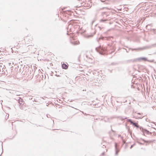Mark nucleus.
I'll return each instance as SVG.
<instances>
[{"mask_svg":"<svg viewBox=\"0 0 156 156\" xmlns=\"http://www.w3.org/2000/svg\"><path fill=\"white\" fill-rule=\"evenodd\" d=\"M142 140L144 141V142H146V143H151V142H153V141L152 140H150V141H146L145 140H144V139H142Z\"/></svg>","mask_w":156,"mask_h":156,"instance_id":"nucleus-9","label":"nucleus"},{"mask_svg":"<svg viewBox=\"0 0 156 156\" xmlns=\"http://www.w3.org/2000/svg\"><path fill=\"white\" fill-rule=\"evenodd\" d=\"M140 130H141L143 132V133H144V134L145 133L147 134H149V133H150L149 131L147 130H146V129H144L142 128L141 127H140Z\"/></svg>","mask_w":156,"mask_h":156,"instance_id":"nucleus-5","label":"nucleus"},{"mask_svg":"<svg viewBox=\"0 0 156 156\" xmlns=\"http://www.w3.org/2000/svg\"><path fill=\"white\" fill-rule=\"evenodd\" d=\"M96 51L98 52L100 54L104 55L105 54V51H107V48H102L101 46L96 47L95 48Z\"/></svg>","mask_w":156,"mask_h":156,"instance_id":"nucleus-1","label":"nucleus"},{"mask_svg":"<svg viewBox=\"0 0 156 156\" xmlns=\"http://www.w3.org/2000/svg\"><path fill=\"white\" fill-rule=\"evenodd\" d=\"M128 121L131 124H132L134 126H136L137 128L139 127V125H138V124L134 122H133L130 119H128Z\"/></svg>","mask_w":156,"mask_h":156,"instance_id":"nucleus-4","label":"nucleus"},{"mask_svg":"<svg viewBox=\"0 0 156 156\" xmlns=\"http://www.w3.org/2000/svg\"><path fill=\"white\" fill-rule=\"evenodd\" d=\"M25 73H24L23 74L26 75V76H30V77H33L34 72L33 70H32V73H30L31 70H29L27 67L25 69Z\"/></svg>","mask_w":156,"mask_h":156,"instance_id":"nucleus-2","label":"nucleus"},{"mask_svg":"<svg viewBox=\"0 0 156 156\" xmlns=\"http://www.w3.org/2000/svg\"><path fill=\"white\" fill-rule=\"evenodd\" d=\"M105 14L106 15L105 12H103L101 13V15L102 16H104V15Z\"/></svg>","mask_w":156,"mask_h":156,"instance_id":"nucleus-12","label":"nucleus"},{"mask_svg":"<svg viewBox=\"0 0 156 156\" xmlns=\"http://www.w3.org/2000/svg\"><path fill=\"white\" fill-rule=\"evenodd\" d=\"M119 152V150H116V152H115V154L116 155H117L118 153Z\"/></svg>","mask_w":156,"mask_h":156,"instance_id":"nucleus-13","label":"nucleus"},{"mask_svg":"<svg viewBox=\"0 0 156 156\" xmlns=\"http://www.w3.org/2000/svg\"><path fill=\"white\" fill-rule=\"evenodd\" d=\"M99 39L100 40V39H102L103 40H106L107 39V38L106 37H101L99 38Z\"/></svg>","mask_w":156,"mask_h":156,"instance_id":"nucleus-10","label":"nucleus"},{"mask_svg":"<svg viewBox=\"0 0 156 156\" xmlns=\"http://www.w3.org/2000/svg\"><path fill=\"white\" fill-rule=\"evenodd\" d=\"M17 99V100L18 101V103L20 104H23V100L20 97H18Z\"/></svg>","mask_w":156,"mask_h":156,"instance_id":"nucleus-6","label":"nucleus"},{"mask_svg":"<svg viewBox=\"0 0 156 156\" xmlns=\"http://www.w3.org/2000/svg\"><path fill=\"white\" fill-rule=\"evenodd\" d=\"M112 131H113V132H114V130H112Z\"/></svg>","mask_w":156,"mask_h":156,"instance_id":"nucleus-24","label":"nucleus"},{"mask_svg":"<svg viewBox=\"0 0 156 156\" xmlns=\"http://www.w3.org/2000/svg\"><path fill=\"white\" fill-rule=\"evenodd\" d=\"M76 44H78V43H77Z\"/></svg>","mask_w":156,"mask_h":156,"instance_id":"nucleus-27","label":"nucleus"},{"mask_svg":"<svg viewBox=\"0 0 156 156\" xmlns=\"http://www.w3.org/2000/svg\"><path fill=\"white\" fill-rule=\"evenodd\" d=\"M108 20L106 19H101L100 20L99 22L101 24L102 23H105L106 21H107Z\"/></svg>","mask_w":156,"mask_h":156,"instance_id":"nucleus-7","label":"nucleus"},{"mask_svg":"<svg viewBox=\"0 0 156 156\" xmlns=\"http://www.w3.org/2000/svg\"><path fill=\"white\" fill-rule=\"evenodd\" d=\"M140 59H142V60H144L145 61V60H146L147 59L146 58H140Z\"/></svg>","mask_w":156,"mask_h":156,"instance_id":"nucleus-11","label":"nucleus"},{"mask_svg":"<svg viewBox=\"0 0 156 156\" xmlns=\"http://www.w3.org/2000/svg\"><path fill=\"white\" fill-rule=\"evenodd\" d=\"M146 146L147 145V144H146V145H145Z\"/></svg>","mask_w":156,"mask_h":156,"instance_id":"nucleus-25","label":"nucleus"},{"mask_svg":"<svg viewBox=\"0 0 156 156\" xmlns=\"http://www.w3.org/2000/svg\"><path fill=\"white\" fill-rule=\"evenodd\" d=\"M118 136H120V137H121V138L122 139H123V137L122 136H121L120 135H118Z\"/></svg>","mask_w":156,"mask_h":156,"instance_id":"nucleus-17","label":"nucleus"},{"mask_svg":"<svg viewBox=\"0 0 156 156\" xmlns=\"http://www.w3.org/2000/svg\"><path fill=\"white\" fill-rule=\"evenodd\" d=\"M93 36V35H89L88 36V37H91Z\"/></svg>","mask_w":156,"mask_h":156,"instance_id":"nucleus-19","label":"nucleus"},{"mask_svg":"<svg viewBox=\"0 0 156 156\" xmlns=\"http://www.w3.org/2000/svg\"><path fill=\"white\" fill-rule=\"evenodd\" d=\"M104 152H103V153H102L101 154V155H104Z\"/></svg>","mask_w":156,"mask_h":156,"instance_id":"nucleus-20","label":"nucleus"},{"mask_svg":"<svg viewBox=\"0 0 156 156\" xmlns=\"http://www.w3.org/2000/svg\"><path fill=\"white\" fill-rule=\"evenodd\" d=\"M15 94H16V95L17 96H19L20 95V94H18V93H17V92H15Z\"/></svg>","mask_w":156,"mask_h":156,"instance_id":"nucleus-15","label":"nucleus"},{"mask_svg":"<svg viewBox=\"0 0 156 156\" xmlns=\"http://www.w3.org/2000/svg\"><path fill=\"white\" fill-rule=\"evenodd\" d=\"M68 66L66 64L63 63L62 65V68L63 69H66L68 68Z\"/></svg>","mask_w":156,"mask_h":156,"instance_id":"nucleus-8","label":"nucleus"},{"mask_svg":"<svg viewBox=\"0 0 156 156\" xmlns=\"http://www.w3.org/2000/svg\"><path fill=\"white\" fill-rule=\"evenodd\" d=\"M115 149H116L117 148V144H115Z\"/></svg>","mask_w":156,"mask_h":156,"instance_id":"nucleus-18","label":"nucleus"},{"mask_svg":"<svg viewBox=\"0 0 156 156\" xmlns=\"http://www.w3.org/2000/svg\"><path fill=\"white\" fill-rule=\"evenodd\" d=\"M136 49H134V50H136Z\"/></svg>","mask_w":156,"mask_h":156,"instance_id":"nucleus-26","label":"nucleus"},{"mask_svg":"<svg viewBox=\"0 0 156 156\" xmlns=\"http://www.w3.org/2000/svg\"><path fill=\"white\" fill-rule=\"evenodd\" d=\"M155 46H156V44H152L151 45L144 47H143V48H141V49L143 50V49H149V48H151L152 47H154Z\"/></svg>","mask_w":156,"mask_h":156,"instance_id":"nucleus-3","label":"nucleus"},{"mask_svg":"<svg viewBox=\"0 0 156 156\" xmlns=\"http://www.w3.org/2000/svg\"><path fill=\"white\" fill-rule=\"evenodd\" d=\"M137 142L139 144H140V145H143V144H143V143H140V142H139V141H137Z\"/></svg>","mask_w":156,"mask_h":156,"instance_id":"nucleus-14","label":"nucleus"},{"mask_svg":"<svg viewBox=\"0 0 156 156\" xmlns=\"http://www.w3.org/2000/svg\"><path fill=\"white\" fill-rule=\"evenodd\" d=\"M133 145H131V147H130V148H131L133 147Z\"/></svg>","mask_w":156,"mask_h":156,"instance_id":"nucleus-21","label":"nucleus"},{"mask_svg":"<svg viewBox=\"0 0 156 156\" xmlns=\"http://www.w3.org/2000/svg\"><path fill=\"white\" fill-rule=\"evenodd\" d=\"M138 117V118H142V117H140V116H139V117Z\"/></svg>","mask_w":156,"mask_h":156,"instance_id":"nucleus-23","label":"nucleus"},{"mask_svg":"<svg viewBox=\"0 0 156 156\" xmlns=\"http://www.w3.org/2000/svg\"><path fill=\"white\" fill-rule=\"evenodd\" d=\"M72 26V25L71 24L69 25L68 26V29L69 28V27H70L71 26Z\"/></svg>","mask_w":156,"mask_h":156,"instance_id":"nucleus-16","label":"nucleus"},{"mask_svg":"<svg viewBox=\"0 0 156 156\" xmlns=\"http://www.w3.org/2000/svg\"><path fill=\"white\" fill-rule=\"evenodd\" d=\"M137 114H139V115H141V114H140V113H138Z\"/></svg>","mask_w":156,"mask_h":156,"instance_id":"nucleus-22","label":"nucleus"}]
</instances>
